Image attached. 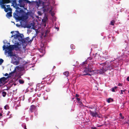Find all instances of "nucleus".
<instances>
[{"label": "nucleus", "mask_w": 129, "mask_h": 129, "mask_svg": "<svg viewBox=\"0 0 129 129\" xmlns=\"http://www.w3.org/2000/svg\"><path fill=\"white\" fill-rule=\"evenodd\" d=\"M10 0H0V6L1 8L4 9V11L7 12L9 11H12L9 5H6L7 4L11 3Z\"/></svg>", "instance_id": "1"}, {"label": "nucleus", "mask_w": 129, "mask_h": 129, "mask_svg": "<svg viewBox=\"0 0 129 129\" xmlns=\"http://www.w3.org/2000/svg\"><path fill=\"white\" fill-rule=\"evenodd\" d=\"M28 18V16L27 14H25L22 15L21 16L19 17L18 20H19L24 21V20H26Z\"/></svg>", "instance_id": "8"}, {"label": "nucleus", "mask_w": 129, "mask_h": 129, "mask_svg": "<svg viewBox=\"0 0 129 129\" xmlns=\"http://www.w3.org/2000/svg\"><path fill=\"white\" fill-rule=\"evenodd\" d=\"M111 100L112 101H113V99H111V98H109L107 100V102L108 103H110L111 102Z\"/></svg>", "instance_id": "26"}, {"label": "nucleus", "mask_w": 129, "mask_h": 129, "mask_svg": "<svg viewBox=\"0 0 129 129\" xmlns=\"http://www.w3.org/2000/svg\"><path fill=\"white\" fill-rule=\"evenodd\" d=\"M128 93H129V90L128 91Z\"/></svg>", "instance_id": "54"}, {"label": "nucleus", "mask_w": 129, "mask_h": 129, "mask_svg": "<svg viewBox=\"0 0 129 129\" xmlns=\"http://www.w3.org/2000/svg\"><path fill=\"white\" fill-rule=\"evenodd\" d=\"M13 73H10L9 74V76H8L7 77H3L0 79V80H2L3 81V82H4L7 79L9 78L11 76V75Z\"/></svg>", "instance_id": "14"}, {"label": "nucleus", "mask_w": 129, "mask_h": 129, "mask_svg": "<svg viewBox=\"0 0 129 129\" xmlns=\"http://www.w3.org/2000/svg\"><path fill=\"white\" fill-rule=\"evenodd\" d=\"M104 58L105 59H106L105 58Z\"/></svg>", "instance_id": "53"}, {"label": "nucleus", "mask_w": 129, "mask_h": 129, "mask_svg": "<svg viewBox=\"0 0 129 129\" xmlns=\"http://www.w3.org/2000/svg\"><path fill=\"white\" fill-rule=\"evenodd\" d=\"M126 123H128L127 122H126Z\"/></svg>", "instance_id": "58"}, {"label": "nucleus", "mask_w": 129, "mask_h": 129, "mask_svg": "<svg viewBox=\"0 0 129 129\" xmlns=\"http://www.w3.org/2000/svg\"><path fill=\"white\" fill-rule=\"evenodd\" d=\"M11 63L15 65H17L19 64L20 60L22 58L16 54H14L13 56L11 57Z\"/></svg>", "instance_id": "2"}, {"label": "nucleus", "mask_w": 129, "mask_h": 129, "mask_svg": "<svg viewBox=\"0 0 129 129\" xmlns=\"http://www.w3.org/2000/svg\"><path fill=\"white\" fill-rule=\"evenodd\" d=\"M19 82L20 83L22 84L24 82L23 80L20 79L19 80Z\"/></svg>", "instance_id": "28"}, {"label": "nucleus", "mask_w": 129, "mask_h": 129, "mask_svg": "<svg viewBox=\"0 0 129 129\" xmlns=\"http://www.w3.org/2000/svg\"><path fill=\"white\" fill-rule=\"evenodd\" d=\"M87 61H85L83 62L82 63V66H86V65L87 64Z\"/></svg>", "instance_id": "27"}, {"label": "nucleus", "mask_w": 129, "mask_h": 129, "mask_svg": "<svg viewBox=\"0 0 129 129\" xmlns=\"http://www.w3.org/2000/svg\"><path fill=\"white\" fill-rule=\"evenodd\" d=\"M23 127L24 128V129H27L26 128V126L25 124L24 126Z\"/></svg>", "instance_id": "36"}, {"label": "nucleus", "mask_w": 129, "mask_h": 129, "mask_svg": "<svg viewBox=\"0 0 129 129\" xmlns=\"http://www.w3.org/2000/svg\"><path fill=\"white\" fill-rule=\"evenodd\" d=\"M119 115H120V117H121V118H122V119H123L124 118V117H122V113H120L119 114Z\"/></svg>", "instance_id": "31"}, {"label": "nucleus", "mask_w": 129, "mask_h": 129, "mask_svg": "<svg viewBox=\"0 0 129 129\" xmlns=\"http://www.w3.org/2000/svg\"><path fill=\"white\" fill-rule=\"evenodd\" d=\"M5 53H8L9 56L11 57L13 56L14 55L12 51H7V50H5Z\"/></svg>", "instance_id": "12"}, {"label": "nucleus", "mask_w": 129, "mask_h": 129, "mask_svg": "<svg viewBox=\"0 0 129 129\" xmlns=\"http://www.w3.org/2000/svg\"><path fill=\"white\" fill-rule=\"evenodd\" d=\"M42 1L40 0H39V1H30L29 5L31 6H35L37 7V8H38L40 6V4L42 3Z\"/></svg>", "instance_id": "6"}, {"label": "nucleus", "mask_w": 129, "mask_h": 129, "mask_svg": "<svg viewBox=\"0 0 129 129\" xmlns=\"http://www.w3.org/2000/svg\"><path fill=\"white\" fill-rule=\"evenodd\" d=\"M51 10H50V11Z\"/></svg>", "instance_id": "55"}, {"label": "nucleus", "mask_w": 129, "mask_h": 129, "mask_svg": "<svg viewBox=\"0 0 129 129\" xmlns=\"http://www.w3.org/2000/svg\"><path fill=\"white\" fill-rule=\"evenodd\" d=\"M101 70H102V71H103V72H105V70L104 69V68H102L101 69Z\"/></svg>", "instance_id": "38"}, {"label": "nucleus", "mask_w": 129, "mask_h": 129, "mask_svg": "<svg viewBox=\"0 0 129 129\" xmlns=\"http://www.w3.org/2000/svg\"><path fill=\"white\" fill-rule=\"evenodd\" d=\"M17 69L18 72H20L23 71V68L21 67H20L19 66H17L15 70Z\"/></svg>", "instance_id": "16"}, {"label": "nucleus", "mask_w": 129, "mask_h": 129, "mask_svg": "<svg viewBox=\"0 0 129 129\" xmlns=\"http://www.w3.org/2000/svg\"><path fill=\"white\" fill-rule=\"evenodd\" d=\"M123 92H125V91H126V90L124 89V90H123Z\"/></svg>", "instance_id": "45"}, {"label": "nucleus", "mask_w": 129, "mask_h": 129, "mask_svg": "<svg viewBox=\"0 0 129 129\" xmlns=\"http://www.w3.org/2000/svg\"><path fill=\"white\" fill-rule=\"evenodd\" d=\"M126 80L127 81H129V76L127 78H126Z\"/></svg>", "instance_id": "40"}, {"label": "nucleus", "mask_w": 129, "mask_h": 129, "mask_svg": "<svg viewBox=\"0 0 129 129\" xmlns=\"http://www.w3.org/2000/svg\"><path fill=\"white\" fill-rule=\"evenodd\" d=\"M42 44L43 45V43H42Z\"/></svg>", "instance_id": "56"}, {"label": "nucleus", "mask_w": 129, "mask_h": 129, "mask_svg": "<svg viewBox=\"0 0 129 129\" xmlns=\"http://www.w3.org/2000/svg\"><path fill=\"white\" fill-rule=\"evenodd\" d=\"M81 74L82 75L84 76L87 75H89L90 76H91V75L90 74L86 73L85 72H84V71L83 72H82V73H81Z\"/></svg>", "instance_id": "19"}, {"label": "nucleus", "mask_w": 129, "mask_h": 129, "mask_svg": "<svg viewBox=\"0 0 129 129\" xmlns=\"http://www.w3.org/2000/svg\"><path fill=\"white\" fill-rule=\"evenodd\" d=\"M117 87L116 86H114V87H112L111 89L112 91L113 92H115L116 91L115 90H116L117 91Z\"/></svg>", "instance_id": "20"}, {"label": "nucleus", "mask_w": 129, "mask_h": 129, "mask_svg": "<svg viewBox=\"0 0 129 129\" xmlns=\"http://www.w3.org/2000/svg\"><path fill=\"white\" fill-rule=\"evenodd\" d=\"M63 74L65 75L66 77H67L69 76V73L68 71H66L63 73Z\"/></svg>", "instance_id": "21"}, {"label": "nucleus", "mask_w": 129, "mask_h": 129, "mask_svg": "<svg viewBox=\"0 0 129 129\" xmlns=\"http://www.w3.org/2000/svg\"><path fill=\"white\" fill-rule=\"evenodd\" d=\"M36 106L35 105H33L30 106L29 110L31 112H32L36 110Z\"/></svg>", "instance_id": "11"}, {"label": "nucleus", "mask_w": 129, "mask_h": 129, "mask_svg": "<svg viewBox=\"0 0 129 129\" xmlns=\"http://www.w3.org/2000/svg\"><path fill=\"white\" fill-rule=\"evenodd\" d=\"M76 99L78 101H79L80 100V99L79 98H77Z\"/></svg>", "instance_id": "42"}, {"label": "nucleus", "mask_w": 129, "mask_h": 129, "mask_svg": "<svg viewBox=\"0 0 129 129\" xmlns=\"http://www.w3.org/2000/svg\"><path fill=\"white\" fill-rule=\"evenodd\" d=\"M8 73H6V74H5V75H5V76H8Z\"/></svg>", "instance_id": "43"}, {"label": "nucleus", "mask_w": 129, "mask_h": 129, "mask_svg": "<svg viewBox=\"0 0 129 129\" xmlns=\"http://www.w3.org/2000/svg\"><path fill=\"white\" fill-rule=\"evenodd\" d=\"M14 33V31H12L11 32V33Z\"/></svg>", "instance_id": "48"}, {"label": "nucleus", "mask_w": 129, "mask_h": 129, "mask_svg": "<svg viewBox=\"0 0 129 129\" xmlns=\"http://www.w3.org/2000/svg\"><path fill=\"white\" fill-rule=\"evenodd\" d=\"M115 23V21L114 20H112L110 22V25H114Z\"/></svg>", "instance_id": "25"}, {"label": "nucleus", "mask_w": 129, "mask_h": 129, "mask_svg": "<svg viewBox=\"0 0 129 129\" xmlns=\"http://www.w3.org/2000/svg\"><path fill=\"white\" fill-rule=\"evenodd\" d=\"M122 84L120 83H119L118 85V86H122Z\"/></svg>", "instance_id": "33"}, {"label": "nucleus", "mask_w": 129, "mask_h": 129, "mask_svg": "<svg viewBox=\"0 0 129 129\" xmlns=\"http://www.w3.org/2000/svg\"><path fill=\"white\" fill-rule=\"evenodd\" d=\"M43 11L44 12L48 11L49 10V6L48 5L43 6Z\"/></svg>", "instance_id": "13"}, {"label": "nucleus", "mask_w": 129, "mask_h": 129, "mask_svg": "<svg viewBox=\"0 0 129 129\" xmlns=\"http://www.w3.org/2000/svg\"><path fill=\"white\" fill-rule=\"evenodd\" d=\"M113 41L114 42L115 41H116V39H113Z\"/></svg>", "instance_id": "46"}, {"label": "nucleus", "mask_w": 129, "mask_h": 129, "mask_svg": "<svg viewBox=\"0 0 129 129\" xmlns=\"http://www.w3.org/2000/svg\"><path fill=\"white\" fill-rule=\"evenodd\" d=\"M74 99V98H72V99L73 100Z\"/></svg>", "instance_id": "49"}, {"label": "nucleus", "mask_w": 129, "mask_h": 129, "mask_svg": "<svg viewBox=\"0 0 129 129\" xmlns=\"http://www.w3.org/2000/svg\"><path fill=\"white\" fill-rule=\"evenodd\" d=\"M7 94V92L5 91H4L2 92V94L3 95V96L5 97L6 96V95Z\"/></svg>", "instance_id": "24"}, {"label": "nucleus", "mask_w": 129, "mask_h": 129, "mask_svg": "<svg viewBox=\"0 0 129 129\" xmlns=\"http://www.w3.org/2000/svg\"><path fill=\"white\" fill-rule=\"evenodd\" d=\"M19 33V34H15L14 35H12L11 36L12 37H13V36L15 37V38L16 39H18L19 41L21 42L23 39H24V36L22 34Z\"/></svg>", "instance_id": "7"}, {"label": "nucleus", "mask_w": 129, "mask_h": 129, "mask_svg": "<svg viewBox=\"0 0 129 129\" xmlns=\"http://www.w3.org/2000/svg\"><path fill=\"white\" fill-rule=\"evenodd\" d=\"M8 44H10V43H8Z\"/></svg>", "instance_id": "52"}, {"label": "nucleus", "mask_w": 129, "mask_h": 129, "mask_svg": "<svg viewBox=\"0 0 129 129\" xmlns=\"http://www.w3.org/2000/svg\"><path fill=\"white\" fill-rule=\"evenodd\" d=\"M33 40V38L31 39H30L29 37H27L25 38H24L21 41L23 47L25 48L29 43H31Z\"/></svg>", "instance_id": "4"}, {"label": "nucleus", "mask_w": 129, "mask_h": 129, "mask_svg": "<svg viewBox=\"0 0 129 129\" xmlns=\"http://www.w3.org/2000/svg\"><path fill=\"white\" fill-rule=\"evenodd\" d=\"M33 29H35V28H33Z\"/></svg>", "instance_id": "51"}, {"label": "nucleus", "mask_w": 129, "mask_h": 129, "mask_svg": "<svg viewBox=\"0 0 129 129\" xmlns=\"http://www.w3.org/2000/svg\"><path fill=\"white\" fill-rule=\"evenodd\" d=\"M91 129H97V128L95 127H91Z\"/></svg>", "instance_id": "41"}, {"label": "nucleus", "mask_w": 129, "mask_h": 129, "mask_svg": "<svg viewBox=\"0 0 129 129\" xmlns=\"http://www.w3.org/2000/svg\"><path fill=\"white\" fill-rule=\"evenodd\" d=\"M3 82V81H2V80H0V84L1 83H2Z\"/></svg>", "instance_id": "44"}, {"label": "nucleus", "mask_w": 129, "mask_h": 129, "mask_svg": "<svg viewBox=\"0 0 129 129\" xmlns=\"http://www.w3.org/2000/svg\"><path fill=\"white\" fill-rule=\"evenodd\" d=\"M120 92H120V94H123V91L122 90H120Z\"/></svg>", "instance_id": "37"}, {"label": "nucleus", "mask_w": 129, "mask_h": 129, "mask_svg": "<svg viewBox=\"0 0 129 129\" xmlns=\"http://www.w3.org/2000/svg\"><path fill=\"white\" fill-rule=\"evenodd\" d=\"M19 6L21 7H23L26 4L28 3L29 5L30 1L28 0H19Z\"/></svg>", "instance_id": "5"}, {"label": "nucleus", "mask_w": 129, "mask_h": 129, "mask_svg": "<svg viewBox=\"0 0 129 129\" xmlns=\"http://www.w3.org/2000/svg\"><path fill=\"white\" fill-rule=\"evenodd\" d=\"M79 95L78 94H76L75 95V97H77V98H78V97H79Z\"/></svg>", "instance_id": "35"}, {"label": "nucleus", "mask_w": 129, "mask_h": 129, "mask_svg": "<svg viewBox=\"0 0 129 129\" xmlns=\"http://www.w3.org/2000/svg\"><path fill=\"white\" fill-rule=\"evenodd\" d=\"M6 16L8 18L12 17V11H10V12L7 13L6 14Z\"/></svg>", "instance_id": "15"}, {"label": "nucleus", "mask_w": 129, "mask_h": 129, "mask_svg": "<svg viewBox=\"0 0 129 129\" xmlns=\"http://www.w3.org/2000/svg\"><path fill=\"white\" fill-rule=\"evenodd\" d=\"M15 2V1H13V2Z\"/></svg>", "instance_id": "50"}, {"label": "nucleus", "mask_w": 129, "mask_h": 129, "mask_svg": "<svg viewBox=\"0 0 129 129\" xmlns=\"http://www.w3.org/2000/svg\"><path fill=\"white\" fill-rule=\"evenodd\" d=\"M71 47L72 49H74L75 48V46H74L73 45H71Z\"/></svg>", "instance_id": "30"}, {"label": "nucleus", "mask_w": 129, "mask_h": 129, "mask_svg": "<svg viewBox=\"0 0 129 129\" xmlns=\"http://www.w3.org/2000/svg\"><path fill=\"white\" fill-rule=\"evenodd\" d=\"M17 32L19 33V32H18V31H17Z\"/></svg>", "instance_id": "57"}, {"label": "nucleus", "mask_w": 129, "mask_h": 129, "mask_svg": "<svg viewBox=\"0 0 129 129\" xmlns=\"http://www.w3.org/2000/svg\"><path fill=\"white\" fill-rule=\"evenodd\" d=\"M86 107L89 108L91 109H93L94 108V107H88V106H86Z\"/></svg>", "instance_id": "34"}, {"label": "nucleus", "mask_w": 129, "mask_h": 129, "mask_svg": "<svg viewBox=\"0 0 129 129\" xmlns=\"http://www.w3.org/2000/svg\"><path fill=\"white\" fill-rule=\"evenodd\" d=\"M4 61V60L1 58L0 59V65H1L2 64V63Z\"/></svg>", "instance_id": "29"}, {"label": "nucleus", "mask_w": 129, "mask_h": 129, "mask_svg": "<svg viewBox=\"0 0 129 129\" xmlns=\"http://www.w3.org/2000/svg\"><path fill=\"white\" fill-rule=\"evenodd\" d=\"M87 68L88 69V71L90 72H92V71H94L93 69V64L92 63H89L88 66Z\"/></svg>", "instance_id": "10"}, {"label": "nucleus", "mask_w": 129, "mask_h": 129, "mask_svg": "<svg viewBox=\"0 0 129 129\" xmlns=\"http://www.w3.org/2000/svg\"><path fill=\"white\" fill-rule=\"evenodd\" d=\"M47 19V17H46L45 18H44L42 19V21L44 23H46Z\"/></svg>", "instance_id": "23"}, {"label": "nucleus", "mask_w": 129, "mask_h": 129, "mask_svg": "<svg viewBox=\"0 0 129 129\" xmlns=\"http://www.w3.org/2000/svg\"><path fill=\"white\" fill-rule=\"evenodd\" d=\"M94 58L95 59L98 60L100 58V55L99 54L96 53L95 55L94 56Z\"/></svg>", "instance_id": "17"}, {"label": "nucleus", "mask_w": 129, "mask_h": 129, "mask_svg": "<svg viewBox=\"0 0 129 129\" xmlns=\"http://www.w3.org/2000/svg\"><path fill=\"white\" fill-rule=\"evenodd\" d=\"M90 114L93 117H96L100 118V116H99L98 114L96 112H94L93 111H92L91 110H89Z\"/></svg>", "instance_id": "9"}, {"label": "nucleus", "mask_w": 129, "mask_h": 129, "mask_svg": "<svg viewBox=\"0 0 129 129\" xmlns=\"http://www.w3.org/2000/svg\"><path fill=\"white\" fill-rule=\"evenodd\" d=\"M13 16L16 19L18 20V18L19 17L16 13L14 12L13 13Z\"/></svg>", "instance_id": "18"}, {"label": "nucleus", "mask_w": 129, "mask_h": 129, "mask_svg": "<svg viewBox=\"0 0 129 129\" xmlns=\"http://www.w3.org/2000/svg\"><path fill=\"white\" fill-rule=\"evenodd\" d=\"M38 13L39 15H42V14L40 11H38Z\"/></svg>", "instance_id": "32"}, {"label": "nucleus", "mask_w": 129, "mask_h": 129, "mask_svg": "<svg viewBox=\"0 0 129 129\" xmlns=\"http://www.w3.org/2000/svg\"><path fill=\"white\" fill-rule=\"evenodd\" d=\"M15 45H10L7 47L5 45H4L3 47V50L7 49L9 50L8 51H12L14 48H19L18 46L19 45V43H15Z\"/></svg>", "instance_id": "3"}, {"label": "nucleus", "mask_w": 129, "mask_h": 129, "mask_svg": "<svg viewBox=\"0 0 129 129\" xmlns=\"http://www.w3.org/2000/svg\"><path fill=\"white\" fill-rule=\"evenodd\" d=\"M2 115V113H0V116H1Z\"/></svg>", "instance_id": "47"}, {"label": "nucleus", "mask_w": 129, "mask_h": 129, "mask_svg": "<svg viewBox=\"0 0 129 129\" xmlns=\"http://www.w3.org/2000/svg\"><path fill=\"white\" fill-rule=\"evenodd\" d=\"M88 69L87 68H86L84 70V71L86 73H89L90 72L89 71H88Z\"/></svg>", "instance_id": "22"}, {"label": "nucleus", "mask_w": 129, "mask_h": 129, "mask_svg": "<svg viewBox=\"0 0 129 129\" xmlns=\"http://www.w3.org/2000/svg\"><path fill=\"white\" fill-rule=\"evenodd\" d=\"M8 106H7V105H6L4 107V108L5 109H7V107H8Z\"/></svg>", "instance_id": "39"}]
</instances>
